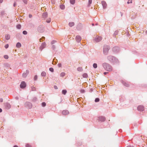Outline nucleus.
<instances>
[{
    "label": "nucleus",
    "mask_w": 147,
    "mask_h": 147,
    "mask_svg": "<svg viewBox=\"0 0 147 147\" xmlns=\"http://www.w3.org/2000/svg\"><path fill=\"white\" fill-rule=\"evenodd\" d=\"M103 65L104 68L107 71H112V68L108 64L105 63L103 64Z\"/></svg>",
    "instance_id": "f257e3e1"
},
{
    "label": "nucleus",
    "mask_w": 147,
    "mask_h": 147,
    "mask_svg": "<svg viewBox=\"0 0 147 147\" xmlns=\"http://www.w3.org/2000/svg\"><path fill=\"white\" fill-rule=\"evenodd\" d=\"M109 49V47L107 45H105L103 48V52L104 54L107 55Z\"/></svg>",
    "instance_id": "f03ea898"
},
{
    "label": "nucleus",
    "mask_w": 147,
    "mask_h": 147,
    "mask_svg": "<svg viewBox=\"0 0 147 147\" xmlns=\"http://www.w3.org/2000/svg\"><path fill=\"white\" fill-rule=\"evenodd\" d=\"M26 86V83L24 82H22L20 85V87L22 88H25Z\"/></svg>",
    "instance_id": "7ed1b4c3"
},
{
    "label": "nucleus",
    "mask_w": 147,
    "mask_h": 147,
    "mask_svg": "<svg viewBox=\"0 0 147 147\" xmlns=\"http://www.w3.org/2000/svg\"><path fill=\"white\" fill-rule=\"evenodd\" d=\"M98 120L101 122H104L105 120V118L104 117H99L98 118Z\"/></svg>",
    "instance_id": "20e7f679"
},
{
    "label": "nucleus",
    "mask_w": 147,
    "mask_h": 147,
    "mask_svg": "<svg viewBox=\"0 0 147 147\" xmlns=\"http://www.w3.org/2000/svg\"><path fill=\"white\" fill-rule=\"evenodd\" d=\"M102 39L101 37L97 36L95 39V40L97 42H98L100 41Z\"/></svg>",
    "instance_id": "39448f33"
},
{
    "label": "nucleus",
    "mask_w": 147,
    "mask_h": 147,
    "mask_svg": "<svg viewBox=\"0 0 147 147\" xmlns=\"http://www.w3.org/2000/svg\"><path fill=\"white\" fill-rule=\"evenodd\" d=\"M46 46V44L45 43H42L40 47V49L42 51L43 49L45 48Z\"/></svg>",
    "instance_id": "423d86ee"
},
{
    "label": "nucleus",
    "mask_w": 147,
    "mask_h": 147,
    "mask_svg": "<svg viewBox=\"0 0 147 147\" xmlns=\"http://www.w3.org/2000/svg\"><path fill=\"white\" fill-rule=\"evenodd\" d=\"M101 3L103 6L104 8L105 9L107 6V4L106 2L104 1H102L101 2Z\"/></svg>",
    "instance_id": "0eeeda50"
},
{
    "label": "nucleus",
    "mask_w": 147,
    "mask_h": 147,
    "mask_svg": "<svg viewBox=\"0 0 147 147\" xmlns=\"http://www.w3.org/2000/svg\"><path fill=\"white\" fill-rule=\"evenodd\" d=\"M138 111H143L144 110V107L142 106H139L138 107Z\"/></svg>",
    "instance_id": "6e6552de"
},
{
    "label": "nucleus",
    "mask_w": 147,
    "mask_h": 147,
    "mask_svg": "<svg viewBox=\"0 0 147 147\" xmlns=\"http://www.w3.org/2000/svg\"><path fill=\"white\" fill-rule=\"evenodd\" d=\"M62 113L63 115H68L69 113V112L67 110H64L62 111Z\"/></svg>",
    "instance_id": "1a4fd4ad"
},
{
    "label": "nucleus",
    "mask_w": 147,
    "mask_h": 147,
    "mask_svg": "<svg viewBox=\"0 0 147 147\" xmlns=\"http://www.w3.org/2000/svg\"><path fill=\"white\" fill-rule=\"evenodd\" d=\"M76 40L78 42H79L81 40V37L79 36H77L76 37Z\"/></svg>",
    "instance_id": "9d476101"
},
{
    "label": "nucleus",
    "mask_w": 147,
    "mask_h": 147,
    "mask_svg": "<svg viewBox=\"0 0 147 147\" xmlns=\"http://www.w3.org/2000/svg\"><path fill=\"white\" fill-rule=\"evenodd\" d=\"M114 57L112 56H109L107 57V58L110 61H112L113 60V59H114Z\"/></svg>",
    "instance_id": "9b49d317"
},
{
    "label": "nucleus",
    "mask_w": 147,
    "mask_h": 147,
    "mask_svg": "<svg viewBox=\"0 0 147 147\" xmlns=\"http://www.w3.org/2000/svg\"><path fill=\"white\" fill-rule=\"evenodd\" d=\"M16 47L18 48H20L21 46V45L20 42H18L16 44Z\"/></svg>",
    "instance_id": "f8f14e48"
},
{
    "label": "nucleus",
    "mask_w": 147,
    "mask_h": 147,
    "mask_svg": "<svg viewBox=\"0 0 147 147\" xmlns=\"http://www.w3.org/2000/svg\"><path fill=\"white\" fill-rule=\"evenodd\" d=\"M42 16L44 18H46L47 16V12L44 13L43 14Z\"/></svg>",
    "instance_id": "ddd939ff"
},
{
    "label": "nucleus",
    "mask_w": 147,
    "mask_h": 147,
    "mask_svg": "<svg viewBox=\"0 0 147 147\" xmlns=\"http://www.w3.org/2000/svg\"><path fill=\"white\" fill-rule=\"evenodd\" d=\"M5 37L7 40H9L10 38V36L8 34H6L5 35Z\"/></svg>",
    "instance_id": "4468645a"
},
{
    "label": "nucleus",
    "mask_w": 147,
    "mask_h": 147,
    "mask_svg": "<svg viewBox=\"0 0 147 147\" xmlns=\"http://www.w3.org/2000/svg\"><path fill=\"white\" fill-rule=\"evenodd\" d=\"M74 24V22H71L69 23V25L70 27L73 26Z\"/></svg>",
    "instance_id": "2eb2a0df"
},
{
    "label": "nucleus",
    "mask_w": 147,
    "mask_h": 147,
    "mask_svg": "<svg viewBox=\"0 0 147 147\" xmlns=\"http://www.w3.org/2000/svg\"><path fill=\"white\" fill-rule=\"evenodd\" d=\"M67 90H63L62 91V93L63 94H65L67 92Z\"/></svg>",
    "instance_id": "dca6fc26"
},
{
    "label": "nucleus",
    "mask_w": 147,
    "mask_h": 147,
    "mask_svg": "<svg viewBox=\"0 0 147 147\" xmlns=\"http://www.w3.org/2000/svg\"><path fill=\"white\" fill-rule=\"evenodd\" d=\"M70 2L72 4H74L75 3V0H70Z\"/></svg>",
    "instance_id": "f3484780"
},
{
    "label": "nucleus",
    "mask_w": 147,
    "mask_h": 147,
    "mask_svg": "<svg viewBox=\"0 0 147 147\" xmlns=\"http://www.w3.org/2000/svg\"><path fill=\"white\" fill-rule=\"evenodd\" d=\"M65 74L64 72H62L60 74L61 76L63 77L64 76Z\"/></svg>",
    "instance_id": "a211bd4d"
},
{
    "label": "nucleus",
    "mask_w": 147,
    "mask_h": 147,
    "mask_svg": "<svg viewBox=\"0 0 147 147\" xmlns=\"http://www.w3.org/2000/svg\"><path fill=\"white\" fill-rule=\"evenodd\" d=\"M93 67L95 68H96L97 67V64L96 63H94L93 64Z\"/></svg>",
    "instance_id": "6ab92c4d"
},
{
    "label": "nucleus",
    "mask_w": 147,
    "mask_h": 147,
    "mask_svg": "<svg viewBox=\"0 0 147 147\" xmlns=\"http://www.w3.org/2000/svg\"><path fill=\"white\" fill-rule=\"evenodd\" d=\"M21 26L20 24H18L16 26V27L18 29H20L21 28Z\"/></svg>",
    "instance_id": "aec40b11"
},
{
    "label": "nucleus",
    "mask_w": 147,
    "mask_h": 147,
    "mask_svg": "<svg viewBox=\"0 0 147 147\" xmlns=\"http://www.w3.org/2000/svg\"><path fill=\"white\" fill-rule=\"evenodd\" d=\"M60 7L62 9H64L65 8V6L64 5H60Z\"/></svg>",
    "instance_id": "412c9836"
},
{
    "label": "nucleus",
    "mask_w": 147,
    "mask_h": 147,
    "mask_svg": "<svg viewBox=\"0 0 147 147\" xmlns=\"http://www.w3.org/2000/svg\"><path fill=\"white\" fill-rule=\"evenodd\" d=\"M46 75V73L45 72H42V73H41V75L42 76H45Z\"/></svg>",
    "instance_id": "4be33fe9"
},
{
    "label": "nucleus",
    "mask_w": 147,
    "mask_h": 147,
    "mask_svg": "<svg viewBox=\"0 0 147 147\" xmlns=\"http://www.w3.org/2000/svg\"><path fill=\"white\" fill-rule=\"evenodd\" d=\"M27 104L28 105H29V107H32V105L31 104V103L30 102H27L26 103V104Z\"/></svg>",
    "instance_id": "5701e85b"
},
{
    "label": "nucleus",
    "mask_w": 147,
    "mask_h": 147,
    "mask_svg": "<svg viewBox=\"0 0 147 147\" xmlns=\"http://www.w3.org/2000/svg\"><path fill=\"white\" fill-rule=\"evenodd\" d=\"M99 101V99L98 98H97L95 99V101L96 102H98Z\"/></svg>",
    "instance_id": "b1692460"
},
{
    "label": "nucleus",
    "mask_w": 147,
    "mask_h": 147,
    "mask_svg": "<svg viewBox=\"0 0 147 147\" xmlns=\"http://www.w3.org/2000/svg\"><path fill=\"white\" fill-rule=\"evenodd\" d=\"M49 70L52 72H53L54 71L52 67H51L49 68Z\"/></svg>",
    "instance_id": "393cba45"
},
{
    "label": "nucleus",
    "mask_w": 147,
    "mask_h": 147,
    "mask_svg": "<svg viewBox=\"0 0 147 147\" xmlns=\"http://www.w3.org/2000/svg\"><path fill=\"white\" fill-rule=\"evenodd\" d=\"M4 57L5 59H8L9 57L7 55H5L4 56Z\"/></svg>",
    "instance_id": "a878e982"
},
{
    "label": "nucleus",
    "mask_w": 147,
    "mask_h": 147,
    "mask_svg": "<svg viewBox=\"0 0 147 147\" xmlns=\"http://www.w3.org/2000/svg\"><path fill=\"white\" fill-rule=\"evenodd\" d=\"M92 2V0H88V4L89 5H90L91 4Z\"/></svg>",
    "instance_id": "bb28decb"
},
{
    "label": "nucleus",
    "mask_w": 147,
    "mask_h": 147,
    "mask_svg": "<svg viewBox=\"0 0 147 147\" xmlns=\"http://www.w3.org/2000/svg\"><path fill=\"white\" fill-rule=\"evenodd\" d=\"M42 105L43 107H45L46 105V104L45 102H43L42 103Z\"/></svg>",
    "instance_id": "cd10ccee"
},
{
    "label": "nucleus",
    "mask_w": 147,
    "mask_h": 147,
    "mask_svg": "<svg viewBox=\"0 0 147 147\" xmlns=\"http://www.w3.org/2000/svg\"><path fill=\"white\" fill-rule=\"evenodd\" d=\"M23 33L24 34H27V32L26 31H24L23 32Z\"/></svg>",
    "instance_id": "c85d7f7f"
},
{
    "label": "nucleus",
    "mask_w": 147,
    "mask_h": 147,
    "mask_svg": "<svg viewBox=\"0 0 147 147\" xmlns=\"http://www.w3.org/2000/svg\"><path fill=\"white\" fill-rule=\"evenodd\" d=\"M27 75V74L26 73H23V76L24 77H25Z\"/></svg>",
    "instance_id": "c756f323"
},
{
    "label": "nucleus",
    "mask_w": 147,
    "mask_h": 147,
    "mask_svg": "<svg viewBox=\"0 0 147 147\" xmlns=\"http://www.w3.org/2000/svg\"><path fill=\"white\" fill-rule=\"evenodd\" d=\"M83 76L84 77H85V78L87 77V76H88L87 74H84Z\"/></svg>",
    "instance_id": "7c9ffc66"
},
{
    "label": "nucleus",
    "mask_w": 147,
    "mask_h": 147,
    "mask_svg": "<svg viewBox=\"0 0 147 147\" xmlns=\"http://www.w3.org/2000/svg\"><path fill=\"white\" fill-rule=\"evenodd\" d=\"M8 47L9 45L8 44H6L5 46V47L6 49Z\"/></svg>",
    "instance_id": "2f4dec72"
},
{
    "label": "nucleus",
    "mask_w": 147,
    "mask_h": 147,
    "mask_svg": "<svg viewBox=\"0 0 147 147\" xmlns=\"http://www.w3.org/2000/svg\"><path fill=\"white\" fill-rule=\"evenodd\" d=\"M58 66L59 67H61V63H59L58 65Z\"/></svg>",
    "instance_id": "473e14b6"
},
{
    "label": "nucleus",
    "mask_w": 147,
    "mask_h": 147,
    "mask_svg": "<svg viewBox=\"0 0 147 147\" xmlns=\"http://www.w3.org/2000/svg\"><path fill=\"white\" fill-rule=\"evenodd\" d=\"M26 147H30V146L28 144H27L26 145Z\"/></svg>",
    "instance_id": "72a5a7b5"
},
{
    "label": "nucleus",
    "mask_w": 147,
    "mask_h": 147,
    "mask_svg": "<svg viewBox=\"0 0 147 147\" xmlns=\"http://www.w3.org/2000/svg\"><path fill=\"white\" fill-rule=\"evenodd\" d=\"M24 2L25 3L27 4V0H23Z\"/></svg>",
    "instance_id": "f704fd0d"
},
{
    "label": "nucleus",
    "mask_w": 147,
    "mask_h": 147,
    "mask_svg": "<svg viewBox=\"0 0 147 147\" xmlns=\"http://www.w3.org/2000/svg\"><path fill=\"white\" fill-rule=\"evenodd\" d=\"M51 21V20L50 18V19H49L47 21V22L49 23V22H50Z\"/></svg>",
    "instance_id": "c9c22d12"
},
{
    "label": "nucleus",
    "mask_w": 147,
    "mask_h": 147,
    "mask_svg": "<svg viewBox=\"0 0 147 147\" xmlns=\"http://www.w3.org/2000/svg\"><path fill=\"white\" fill-rule=\"evenodd\" d=\"M37 76H35L34 77V80H37Z\"/></svg>",
    "instance_id": "e433bc0d"
},
{
    "label": "nucleus",
    "mask_w": 147,
    "mask_h": 147,
    "mask_svg": "<svg viewBox=\"0 0 147 147\" xmlns=\"http://www.w3.org/2000/svg\"><path fill=\"white\" fill-rule=\"evenodd\" d=\"M118 131L120 132H122V130L121 129H119Z\"/></svg>",
    "instance_id": "4c0bfd02"
},
{
    "label": "nucleus",
    "mask_w": 147,
    "mask_h": 147,
    "mask_svg": "<svg viewBox=\"0 0 147 147\" xmlns=\"http://www.w3.org/2000/svg\"><path fill=\"white\" fill-rule=\"evenodd\" d=\"M32 88L33 90H35V88L34 87H32Z\"/></svg>",
    "instance_id": "58836bf2"
},
{
    "label": "nucleus",
    "mask_w": 147,
    "mask_h": 147,
    "mask_svg": "<svg viewBox=\"0 0 147 147\" xmlns=\"http://www.w3.org/2000/svg\"><path fill=\"white\" fill-rule=\"evenodd\" d=\"M32 16L31 14H29V17L30 18H31L32 17Z\"/></svg>",
    "instance_id": "ea45409f"
},
{
    "label": "nucleus",
    "mask_w": 147,
    "mask_h": 147,
    "mask_svg": "<svg viewBox=\"0 0 147 147\" xmlns=\"http://www.w3.org/2000/svg\"><path fill=\"white\" fill-rule=\"evenodd\" d=\"M3 101V100L2 99V98H0V102H2Z\"/></svg>",
    "instance_id": "a19ab883"
},
{
    "label": "nucleus",
    "mask_w": 147,
    "mask_h": 147,
    "mask_svg": "<svg viewBox=\"0 0 147 147\" xmlns=\"http://www.w3.org/2000/svg\"><path fill=\"white\" fill-rule=\"evenodd\" d=\"M16 5V3H14L13 6H14L15 7Z\"/></svg>",
    "instance_id": "79ce46f5"
},
{
    "label": "nucleus",
    "mask_w": 147,
    "mask_h": 147,
    "mask_svg": "<svg viewBox=\"0 0 147 147\" xmlns=\"http://www.w3.org/2000/svg\"><path fill=\"white\" fill-rule=\"evenodd\" d=\"M7 105H8V107L9 108H10V106H11L9 104H7Z\"/></svg>",
    "instance_id": "37998d69"
},
{
    "label": "nucleus",
    "mask_w": 147,
    "mask_h": 147,
    "mask_svg": "<svg viewBox=\"0 0 147 147\" xmlns=\"http://www.w3.org/2000/svg\"><path fill=\"white\" fill-rule=\"evenodd\" d=\"M127 147H133V146H131L129 145L128 146H127Z\"/></svg>",
    "instance_id": "c03bdc74"
},
{
    "label": "nucleus",
    "mask_w": 147,
    "mask_h": 147,
    "mask_svg": "<svg viewBox=\"0 0 147 147\" xmlns=\"http://www.w3.org/2000/svg\"><path fill=\"white\" fill-rule=\"evenodd\" d=\"M117 48V47H114V48H113V50H115V49H116V48Z\"/></svg>",
    "instance_id": "a18cd8bd"
},
{
    "label": "nucleus",
    "mask_w": 147,
    "mask_h": 147,
    "mask_svg": "<svg viewBox=\"0 0 147 147\" xmlns=\"http://www.w3.org/2000/svg\"><path fill=\"white\" fill-rule=\"evenodd\" d=\"M107 73V72H105L104 73V75H106V74Z\"/></svg>",
    "instance_id": "49530a36"
},
{
    "label": "nucleus",
    "mask_w": 147,
    "mask_h": 147,
    "mask_svg": "<svg viewBox=\"0 0 147 147\" xmlns=\"http://www.w3.org/2000/svg\"><path fill=\"white\" fill-rule=\"evenodd\" d=\"M3 1V0H0V3H1Z\"/></svg>",
    "instance_id": "de8ad7c7"
},
{
    "label": "nucleus",
    "mask_w": 147,
    "mask_h": 147,
    "mask_svg": "<svg viewBox=\"0 0 147 147\" xmlns=\"http://www.w3.org/2000/svg\"><path fill=\"white\" fill-rule=\"evenodd\" d=\"M81 92H82V93H83V92H84V90H81Z\"/></svg>",
    "instance_id": "09e8293b"
},
{
    "label": "nucleus",
    "mask_w": 147,
    "mask_h": 147,
    "mask_svg": "<svg viewBox=\"0 0 147 147\" xmlns=\"http://www.w3.org/2000/svg\"><path fill=\"white\" fill-rule=\"evenodd\" d=\"M13 147H18L17 145H16L14 146Z\"/></svg>",
    "instance_id": "8fccbe9b"
},
{
    "label": "nucleus",
    "mask_w": 147,
    "mask_h": 147,
    "mask_svg": "<svg viewBox=\"0 0 147 147\" xmlns=\"http://www.w3.org/2000/svg\"><path fill=\"white\" fill-rule=\"evenodd\" d=\"M2 111V110L0 108V112H1Z\"/></svg>",
    "instance_id": "3c124183"
},
{
    "label": "nucleus",
    "mask_w": 147,
    "mask_h": 147,
    "mask_svg": "<svg viewBox=\"0 0 147 147\" xmlns=\"http://www.w3.org/2000/svg\"><path fill=\"white\" fill-rule=\"evenodd\" d=\"M41 40H42V39H41V38H40V40H39V41H40V42H41Z\"/></svg>",
    "instance_id": "603ef678"
},
{
    "label": "nucleus",
    "mask_w": 147,
    "mask_h": 147,
    "mask_svg": "<svg viewBox=\"0 0 147 147\" xmlns=\"http://www.w3.org/2000/svg\"><path fill=\"white\" fill-rule=\"evenodd\" d=\"M130 2H129V1H128L127 2V4H129Z\"/></svg>",
    "instance_id": "864d4df0"
},
{
    "label": "nucleus",
    "mask_w": 147,
    "mask_h": 147,
    "mask_svg": "<svg viewBox=\"0 0 147 147\" xmlns=\"http://www.w3.org/2000/svg\"><path fill=\"white\" fill-rule=\"evenodd\" d=\"M130 0L131 1H130V3H132V0Z\"/></svg>",
    "instance_id": "5fc2aeb1"
},
{
    "label": "nucleus",
    "mask_w": 147,
    "mask_h": 147,
    "mask_svg": "<svg viewBox=\"0 0 147 147\" xmlns=\"http://www.w3.org/2000/svg\"><path fill=\"white\" fill-rule=\"evenodd\" d=\"M80 69V68H78V70H79V69Z\"/></svg>",
    "instance_id": "6e6d98bb"
},
{
    "label": "nucleus",
    "mask_w": 147,
    "mask_h": 147,
    "mask_svg": "<svg viewBox=\"0 0 147 147\" xmlns=\"http://www.w3.org/2000/svg\"><path fill=\"white\" fill-rule=\"evenodd\" d=\"M94 24H92V26H94Z\"/></svg>",
    "instance_id": "4d7b16f0"
},
{
    "label": "nucleus",
    "mask_w": 147,
    "mask_h": 147,
    "mask_svg": "<svg viewBox=\"0 0 147 147\" xmlns=\"http://www.w3.org/2000/svg\"><path fill=\"white\" fill-rule=\"evenodd\" d=\"M42 38H45V37H43Z\"/></svg>",
    "instance_id": "13d9d810"
}]
</instances>
